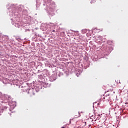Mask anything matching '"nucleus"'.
<instances>
[{"label": "nucleus", "instance_id": "1", "mask_svg": "<svg viewBox=\"0 0 128 128\" xmlns=\"http://www.w3.org/2000/svg\"><path fill=\"white\" fill-rule=\"evenodd\" d=\"M100 101H101L100 99V100H99V101H98V106H100Z\"/></svg>", "mask_w": 128, "mask_h": 128}, {"label": "nucleus", "instance_id": "2", "mask_svg": "<svg viewBox=\"0 0 128 128\" xmlns=\"http://www.w3.org/2000/svg\"><path fill=\"white\" fill-rule=\"evenodd\" d=\"M52 32H55L56 30H53Z\"/></svg>", "mask_w": 128, "mask_h": 128}, {"label": "nucleus", "instance_id": "3", "mask_svg": "<svg viewBox=\"0 0 128 128\" xmlns=\"http://www.w3.org/2000/svg\"><path fill=\"white\" fill-rule=\"evenodd\" d=\"M94 104H96V102H94V103L93 104V106H94Z\"/></svg>", "mask_w": 128, "mask_h": 128}, {"label": "nucleus", "instance_id": "4", "mask_svg": "<svg viewBox=\"0 0 128 128\" xmlns=\"http://www.w3.org/2000/svg\"><path fill=\"white\" fill-rule=\"evenodd\" d=\"M78 114H79V116H80V113H78Z\"/></svg>", "mask_w": 128, "mask_h": 128}, {"label": "nucleus", "instance_id": "5", "mask_svg": "<svg viewBox=\"0 0 128 128\" xmlns=\"http://www.w3.org/2000/svg\"><path fill=\"white\" fill-rule=\"evenodd\" d=\"M108 96H110V94H108Z\"/></svg>", "mask_w": 128, "mask_h": 128}]
</instances>
